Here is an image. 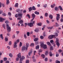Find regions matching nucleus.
Segmentation results:
<instances>
[{"label": "nucleus", "mask_w": 63, "mask_h": 63, "mask_svg": "<svg viewBox=\"0 0 63 63\" xmlns=\"http://www.w3.org/2000/svg\"><path fill=\"white\" fill-rule=\"evenodd\" d=\"M57 37L58 36V34L57 33H55V35H50L48 37L49 39L50 40V39H52L53 38H55V36Z\"/></svg>", "instance_id": "f257e3e1"}, {"label": "nucleus", "mask_w": 63, "mask_h": 63, "mask_svg": "<svg viewBox=\"0 0 63 63\" xmlns=\"http://www.w3.org/2000/svg\"><path fill=\"white\" fill-rule=\"evenodd\" d=\"M18 57L16 58V60L17 61H19V58H21V54L20 53H19L17 55Z\"/></svg>", "instance_id": "f03ea898"}, {"label": "nucleus", "mask_w": 63, "mask_h": 63, "mask_svg": "<svg viewBox=\"0 0 63 63\" xmlns=\"http://www.w3.org/2000/svg\"><path fill=\"white\" fill-rule=\"evenodd\" d=\"M6 27L7 28V30L8 32H10L11 31V27L10 26H9V25L6 24Z\"/></svg>", "instance_id": "7ed1b4c3"}, {"label": "nucleus", "mask_w": 63, "mask_h": 63, "mask_svg": "<svg viewBox=\"0 0 63 63\" xmlns=\"http://www.w3.org/2000/svg\"><path fill=\"white\" fill-rule=\"evenodd\" d=\"M41 47H43L44 48L46 49L47 48V45H44V44L43 43H42L40 45Z\"/></svg>", "instance_id": "20e7f679"}, {"label": "nucleus", "mask_w": 63, "mask_h": 63, "mask_svg": "<svg viewBox=\"0 0 63 63\" xmlns=\"http://www.w3.org/2000/svg\"><path fill=\"white\" fill-rule=\"evenodd\" d=\"M56 41H55V43H56V45L58 47H59V45H60V44H59V43L58 42L59 41V39H58V38H56Z\"/></svg>", "instance_id": "39448f33"}, {"label": "nucleus", "mask_w": 63, "mask_h": 63, "mask_svg": "<svg viewBox=\"0 0 63 63\" xmlns=\"http://www.w3.org/2000/svg\"><path fill=\"white\" fill-rule=\"evenodd\" d=\"M25 59V57L24 56H22L21 58H20L19 63H22V61L23 60V59Z\"/></svg>", "instance_id": "423d86ee"}, {"label": "nucleus", "mask_w": 63, "mask_h": 63, "mask_svg": "<svg viewBox=\"0 0 63 63\" xmlns=\"http://www.w3.org/2000/svg\"><path fill=\"white\" fill-rule=\"evenodd\" d=\"M57 16V17H56L57 20H58L60 18V14H56Z\"/></svg>", "instance_id": "0eeeda50"}, {"label": "nucleus", "mask_w": 63, "mask_h": 63, "mask_svg": "<svg viewBox=\"0 0 63 63\" xmlns=\"http://www.w3.org/2000/svg\"><path fill=\"white\" fill-rule=\"evenodd\" d=\"M28 26H29L30 27H31L32 26H33V24L32 23H28Z\"/></svg>", "instance_id": "6e6552de"}, {"label": "nucleus", "mask_w": 63, "mask_h": 63, "mask_svg": "<svg viewBox=\"0 0 63 63\" xmlns=\"http://www.w3.org/2000/svg\"><path fill=\"white\" fill-rule=\"evenodd\" d=\"M16 44H17V42H15L14 44V48H16L17 47V45H16Z\"/></svg>", "instance_id": "1a4fd4ad"}, {"label": "nucleus", "mask_w": 63, "mask_h": 63, "mask_svg": "<svg viewBox=\"0 0 63 63\" xmlns=\"http://www.w3.org/2000/svg\"><path fill=\"white\" fill-rule=\"evenodd\" d=\"M26 50H27V49H28V47H29V44L28 43H26Z\"/></svg>", "instance_id": "9d476101"}, {"label": "nucleus", "mask_w": 63, "mask_h": 63, "mask_svg": "<svg viewBox=\"0 0 63 63\" xmlns=\"http://www.w3.org/2000/svg\"><path fill=\"white\" fill-rule=\"evenodd\" d=\"M4 20H5V19L4 18H0V22H3L4 21Z\"/></svg>", "instance_id": "9b49d317"}, {"label": "nucleus", "mask_w": 63, "mask_h": 63, "mask_svg": "<svg viewBox=\"0 0 63 63\" xmlns=\"http://www.w3.org/2000/svg\"><path fill=\"white\" fill-rule=\"evenodd\" d=\"M26 49V47L25 46H24L22 47V51H23V50H25Z\"/></svg>", "instance_id": "f8f14e48"}, {"label": "nucleus", "mask_w": 63, "mask_h": 63, "mask_svg": "<svg viewBox=\"0 0 63 63\" xmlns=\"http://www.w3.org/2000/svg\"><path fill=\"white\" fill-rule=\"evenodd\" d=\"M47 45H49V46L50 47L51 46V45L50 44V43L49 42H47Z\"/></svg>", "instance_id": "ddd939ff"}, {"label": "nucleus", "mask_w": 63, "mask_h": 63, "mask_svg": "<svg viewBox=\"0 0 63 63\" xmlns=\"http://www.w3.org/2000/svg\"><path fill=\"white\" fill-rule=\"evenodd\" d=\"M32 50H31L29 53L28 55L29 56H31L32 55Z\"/></svg>", "instance_id": "4468645a"}, {"label": "nucleus", "mask_w": 63, "mask_h": 63, "mask_svg": "<svg viewBox=\"0 0 63 63\" xmlns=\"http://www.w3.org/2000/svg\"><path fill=\"white\" fill-rule=\"evenodd\" d=\"M56 6L55 4H54L53 5H51V7L52 8H53L54 7H55Z\"/></svg>", "instance_id": "2eb2a0df"}, {"label": "nucleus", "mask_w": 63, "mask_h": 63, "mask_svg": "<svg viewBox=\"0 0 63 63\" xmlns=\"http://www.w3.org/2000/svg\"><path fill=\"white\" fill-rule=\"evenodd\" d=\"M23 15V14L22 13H19L18 14V16L19 17V16H22V15Z\"/></svg>", "instance_id": "dca6fc26"}, {"label": "nucleus", "mask_w": 63, "mask_h": 63, "mask_svg": "<svg viewBox=\"0 0 63 63\" xmlns=\"http://www.w3.org/2000/svg\"><path fill=\"white\" fill-rule=\"evenodd\" d=\"M0 37L2 39V40H3V34H1L0 35Z\"/></svg>", "instance_id": "f3484780"}, {"label": "nucleus", "mask_w": 63, "mask_h": 63, "mask_svg": "<svg viewBox=\"0 0 63 63\" xmlns=\"http://www.w3.org/2000/svg\"><path fill=\"white\" fill-rule=\"evenodd\" d=\"M18 3H16L15 4V7H18Z\"/></svg>", "instance_id": "a211bd4d"}, {"label": "nucleus", "mask_w": 63, "mask_h": 63, "mask_svg": "<svg viewBox=\"0 0 63 63\" xmlns=\"http://www.w3.org/2000/svg\"><path fill=\"white\" fill-rule=\"evenodd\" d=\"M38 40H39V38H35L34 39V41L36 42V41H37Z\"/></svg>", "instance_id": "6ab92c4d"}, {"label": "nucleus", "mask_w": 63, "mask_h": 63, "mask_svg": "<svg viewBox=\"0 0 63 63\" xmlns=\"http://www.w3.org/2000/svg\"><path fill=\"white\" fill-rule=\"evenodd\" d=\"M8 4H10V1L9 0H6V4L8 5Z\"/></svg>", "instance_id": "aec40b11"}, {"label": "nucleus", "mask_w": 63, "mask_h": 63, "mask_svg": "<svg viewBox=\"0 0 63 63\" xmlns=\"http://www.w3.org/2000/svg\"><path fill=\"white\" fill-rule=\"evenodd\" d=\"M49 18L50 19H52L53 18V17H52V15H50L49 16Z\"/></svg>", "instance_id": "412c9836"}, {"label": "nucleus", "mask_w": 63, "mask_h": 63, "mask_svg": "<svg viewBox=\"0 0 63 63\" xmlns=\"http://www.w3.org/2000/svg\"><path fill=\"white\" fill-rule=\"evenodd\" d=\"M29 12H31L32 10V8L31 7H30L29 9Z\"/></svg>", "instance_id": "4be33fe9"}, {"label": "nucleus", "mask_w": 63, "mask_h": 63, "mask_svg": "<svg viewBox=\"0 0 63 63\" xmlns=\"http://www.w3.org/2000/svg\"><path fill=\"white\" fill-rule=\"evenodd\" d=\"M18 22L19 23H20V24H21V23H23V21L22 20H21L19 22Z\"/></svg>", "instance_id": "5701e85b"}, {"label": "nucleus", "mask_w": 63, "mask_h": 63, "mask_svg": "<svg viewBox=\"0 0 63 63\" xmlns=\"http://www.w3.org/2000/svg\"><path fill=\"white\" fill-rule=\"evenodd\" d=\"M59 8L60 9V10H61V11H63V9H62V7H61V6H59Z\"/></svg>", "instance_id": "b1692460"}, {"label": "nucleus", "mask_w": 63, "mask_h": 63, "mask_svg": "<svg viewBox=\"0 0 63 63\" xmlns=\"http://www.w3.org/2000/svg\"><path fill=\"white\" fill-rule=\"evenodd\" d=\"M37 25L38 26H41L42 25V23H38L37 24Z\"/></svg>", "instance_id": "393cba45"}, {"label": "nucleus", "mask_w": 63, "mask_h": 63, "mask_svg": "<svg viewBox=\"0 0 63 63\" xmlns=\"http://www.w3.org/2000/svg\"><path fill=\"white\" fill-rule=\"evenodd\" d=\"M35 15L34 14H32V16L33 17V18H35Z\"/></svg>", "instance_id": "a878e982"}, {"label": "nucleus", "mask_w": 63, "mask_h": 63, "mask_svg": "<svg viewBox=\"0 0 63 63\" xmlns=\"http://www.w3.org/2000/svg\"><path fill=\"white\" fill-rule=\"evenodd\" d=\"M41 56H42L43 58H45V55L42 54L41 55Z\"/></svg>", "instance_id": "bb28decb"}, {"label": "nucleus", "mask_w": 63, "mask_h": 63, "mask_svg": "<svg viewBox=\"0 0 63 63\" xmlns=\"http://www.w3.org/2000/svg\"><path fill=\"white\" fill-rule=\"evenodd\" d=\"M34 13L36 15H39V12L35 11V12H34Z\"/></svg>", "instance_id": "cd10ccee"}, {"label": "nucleus", "mask_w": 63, "mask_h": 63, "mask_svg": "<svg viewBox=\"0 0 63 63\" xmlns=\"http://www.w3.org/2000/svg\"><path fill=\"white\" fill-rule=\"evenodd\" d=\"M32 10H36V8H35V6H33L32 7Z\"/></svg>", "instance_id": "c85d7f7f"}, {"label": "nucleus", "mask_w": 63, "mask_h": 63, "mask_svg": "<svg viewBox=\"0 0 63 63\" xmlns=\"http://www.w3.org/2000/svg\"><path fill=\"white\" fill-rule=\"evenodd\" d=\"M55 11H57L58 10V7H56L55 8Z\"/></svg>", "instance_id": "c756f323"}, {"label": "nucleus", "mask_w": 63, "mask_h": 63, "mask_svg": "<svg viewBox=\"0 0 63 63\" xmlns=\"http://www.w3.org/2000/svg\"><path fill=\"white\" fill-rule=\"evenodd\" d=\"M45 16L46 17L47 16H48V13H46L45 14Z\"/></svg>", "instance_id": "7c9ffc66"}, {"label": "nucleus", "mask_w": 63, "mask_h": 63, "mask_svg": "<svg viewBox=\"0 0 63 63\" xmlns=\"http://www.w3.org/2000/svg\"><path fill=\"white\" fill-rule=\"evenodd\" d=\"M47 4H45L44 5V8H47Z\"/></svg>", "instance_id": "2f4dec72"}, {"label": "nucleus", "mask_w": 63, "mask_h": 63, "mask_svg": "<svg viewBox=\"0 0 63 63\" xmlns=\"http://www.w3.org/2000/svg\"><path fill=\"white\" fill-rule=\"evenodd\" d=\"M45 55H47V54H48V51H46L45 53Z\"/></svg>", "instance_id": "473e14b6"}, {"label": "nucleus", "mask_w": 63, "mask_h": 63, "mask_svg": "<svg viewBox=\"0 0 63 63\" xmlns=\"http://www.w3.org/2000/svg\"><path fill=\"white\" fill-rule=\"evenodd\" d=\"M9 55L10 57H12L13 56V55H12V54L11 53H10L9 54Z\"/></svg>", "instance_id": "72a5a7b5"}, {"label": "nucleus", "mask_w": 63, "mask_h": 63, "mask_svg": "<svg viewBox=\"0 0 63 63\" xmlns=\"http://www.w3.org/2000/svg\"><path fill=\"white\" fill-rule=\"evenodd\" d=\"M29 60H27L26 61V63H29Z\"/></svg>", "instance_id": "f704fd0d"}, {"label": "nucleus", "mask_w": 63, "mask_h": 63, "mask_svg": "<svg viewBox=\"0 0 63 63\" xmlns=\"http://www.w3.org/2000/svg\"><path fill=\"white\" fill-rule=\"evenodd\" d=\"M39 45L37 46L36 47V49H38V48H39Z\"/></svg>", "instance_id": "c9c22d12"}, {"label": "nucleus", "mask_w": 63, "mask_h": 63, "mask_svg": "<svg viewBox=\"0 0 63 63\" xmlns=\"http://www.w3.org/2000/svg\"><path fill=\"white\" fill-rule=\"evenodd\" d=\"M47 28H48V29H51L53 28V27H48Z\"/></svg>", "instance_id": "e433bc0d"}, {"label": "nucleus", "mask_w": 63, "mask_h": 63, "mask_svg": "<svg viewBox=\"0 0 63 63\" xmlns=\"http://www.w3.org/2000/svg\"><path fill=\"white\" fill-rule=\"evenodd\" d=\"M27 17H29V18H30V15H29V14H28L27 15Z\"/></svg>", "instance_id": "4c0bfd02"}, {"label": "nucleus", "mask_w": 63, "mask_h": 63, "mask_svg": "<svg viewBox=\"0 0 63 63\" xmlns=\"http://www.w3.org/2000/svg\"><path fill=\"white\" fill-rule=\"evenodd\" d=\"M34 46V43H32L31 44V45H30V46Z\"/></svg>", "instance_id": "58836bf2"}, {"label": "nucleus", "mask_w": 63, "mask_h": 63, "mask_svg": "<svg viewBox=\"0 0 63 63\" xmlns=\"http://www.w3.org/2000/svg\"><path fill=\"white\" fill-rule=\"evenodd\" d=\"M56 63H60V62L58 60H56Z\"/></svg>", "instance_id": "ea45409f"}, {"label": "nucleus", "mask_w": 63, "mask_h": 63, "mask_svg": "<svg viewBox=\"0 0 63 63\" xmlns=\"http://www.w3.org/2000/svg\"><path fill=\"white\" fill-rule=\"evenodd\" d=\"M53 47L52 46H51L50 47V50H53Z\"/></svg>", "instance_id": "a19ab883"}, {"label": "nucleus", "mask_w": 63, "mask_h": 63, "mask_svg": "<svg viewBox=\"0 0 63 63\" xmlns=\"http://www.w3.org/2000/svg\"><path fill=\"white\" fill-rule=\"evenodd\" d=\"M7 15L5 13H4L2 14V16H6Z\"/></svg>", "instance_id": "79ce46f5"}, {"label": "nucleus", "mask_w": 63, "mask_h": 63, "mask_svg": "<svg viewBox=\"0 0 63 63\" xmlns=\"http://www.w3.org/2000/svg\"><path fill=\"white\" fill-rule=\"evenodd\" d=\"M8 44H9V45L11 46V45H12V41L9 42Z\"/></svg>", "instance_id": "37998d69"}, {"label": "nucleus", "mask_w": 63, "mask_h": 63, "mask_svg": "<svg viewBox=\"0 0 63 63\" xmlns=\"http://www.w3.org/2000/svg\"><path fill=\"white\" fill-rule=\"evenodd\" d=\"M49 55L50 56H52V54L51 53V52H49Z\"/></svg>", "instance_id": "c03bdc74"}, {"label": "nucleus", "mask_w": 63, "mask_h": 63, "mask_svg": "<svg viewBox=\"0 0 63 63\" xmlns=\"http://www.w3.org/2000/svg\"><path fill=\"white\" fill-rule=\"evenodd\" d=\"M18 16L17 14H16V15H15V17H16V18L18 17Z\"/></svg>", "instance_id": "a18cd8bd"}, {"label": "nucleus", "mask_w": 63, "mask_h": 63, "mask_svg": "<svg viewBox=\"0 0 63 63\" xmlns=\"http://www.w3.org/2000/svg\"><path fill=\"white\" fill-rule=\"evenodd\" d=\"M22 46V43L21 42H20V44H19V47H21Z\"/></svg>", "instance_id": "49530a36"}, {"label": "nucleus", "mask_w": 63, "mask_h": 63, "mask_svg": "<svg viewBox=\"0 0 63 63\" xmlns=\"http://www.w3.org/2000/svg\"><path fill=\"white\" fill-rule=\"evenodd\" d=\"M27 35L28 36H29V35H30V33L29 32H28L27 33Z\"/></svg>", "instance_id": "de8ad7c7"}, {"label": "nucleus", "mask_w": 63, "mask_h": 63, "mask_svg": "<svg viewBox=\"0 0 63 63\" xmlns=\"http://www.w3.org/2000/svg\"><path fill=\"white\" fill-rule=\"evenodd\" d=\"M24 37L25 38V39H26V38H27V37L26 36V34H24Z\"/></svg>", "instance_id": "09e8293b"}, {"label": "nucleus", "mask_w": 63, "mask_h": 63, "mask_svg": "<svg viewBox=\"0 0 63 63\" xmlns=\"http://www.w3.org/2000/svg\"><path fill=\"white\" fill-rule=\"evenodd\" d=\"M3 27L4 28V29H5V24H3L2 25Z\"/></svg>", "instance_id": "8fccbe9b"}, {"label": "nucleus", "mask_w": 63, "mask_h": 63, "mask_svg": "<svg viewBox=\"0 0 63 63\" xmlns=\"http://www.w3.org/2000/svg\"><path fill=\"white\" fill-rule=\"evenodd\" d=\"M42 51H43V50L42 49H40L38 51V52H42Z\"/></svg>", "instance_id": "3c124183"}, {"label": "nucleus", "mask_w": 63, "mask_h": 63, "mask_svg": "<svg viewBox=\"0 0 63 63\" xmlns=\"http://www.w3.org/2000/svg\"><path fill=\"white\" fill-rule=\"evenodd\" d=\"M5 41H8V39L7 38L5 37Z\"/></svg>", "instance_id": "603ef678"}, {"label": "nucleus", "mask_w": 63, "mask_h": 63, "mask_svg": "<svg viewBox=\"0 0 63 63\" xmlns=\"http://www.w3.org/2000/svg\"><path fill=\"white\" fill-rule=\"evenodd\" d=\"M8 15L9 16H11V13L10 12H9L8 13Z\"/></svg>", "instance_id": "864d4df0"}, {"label": "nucleus", "mask_w": 63, "mask_h": 63, "mask_svg": "<svg viewBox=\"0 0 63 63\" xmlns=\"http://www.w3.org/2000/svg\"><path fill=\"white\" fill-rule=\"evenodd\" d=\"M40 38L41 39H44V37L43 36H40Z\"/></svg>", "instance_id": "5fc2aeb1"}, {"label": "nucleus", "mask_w": 63, "mask_h": 63, "mask_svg": "<svg viewBox=\"0 0 63 63\" xmlns=\"http://www.w3.org/2000/svg\"><path fill=\"white\" fill-rule=\"evenodd\" d=\"M17 43H18L19 42V39H18L16 40Z\"/></svg>", "instance_id": "6e6d98bb"}, {"label": "nucleus", "mask_w": 63, "mask_h": 63, "mask_svg": "<svg viewBox=\"0 0 63 63\" xmlns=\"http://www.w3.org/2000/svg\"><path fill=\"white\" fill-rule=\"evenodd\" d=\"M20 11V9H18L16 10V12H18Z\"/></svg>", "instance_id": "4d7b16f0"}, {"label": "nucleus", "mask_w": 63, "mask_h": 63, "mask_svg": "<svg viewBox=\"0 0 63 63\" xmlns=\"http://www.w3.org/2000/svg\"><path fill=\"white\" fill-rule=\"evenodd\" d=\"M7 60V58H4V61H6Z\"/></svg>", "instance_id": "13d9d810"}, {"label": "nucleus", "mask_w": 63, "mask_h": 63, "mask_svg": "<svg viewBox=\"0 0 63 63\" xmlns=\"http://www.w3.org/2000/svg\"><path fill=\"white\" fill-rule=\"evenodd\" d=\"M5 23H9V21H5Z\"/></svg>", "instance_id": "bf43d9fd"}, {"label": "nucleus", "mask_w": 63, "mask_h": 63, "mask_svg": "<svg viewBox=\"0 0 63 63\" xmlns=\"http://www.w3.org/2000/svg\"><path fill=\"white\" fill-rule=\"evenodd\" d=\"M45 60L46 61H47V58H46L45 59Z\"/></svg>", "instance_id": "052dcab7"}, {"label": "nucleus", "mask_w": 63, "mask_h": 63, "mask_svg": "<svg viewBox=\"0 0 63 63\" xmlns=\"http://www.w3.org/2000/svg\"><path fill=\"white\" fill-rule=\"evenodd\" d=\"M50 43H53V40H51L50 41Z\"/></svg>", "instance_id": "680f3d73"}, {"label": "nucleus", "mask_w": 63, "mask_h": 63, "mask_svg": "<svg viewBox=\"0 0 63 63\" xmlns=\"http://www.w3.org/2000/svg\"><path fill=\"white\" fill-rule=\"evenodd\" d=\"M2 7H5V4H4L3 3H2Z\"/></svg>", "instance_id": "e2e57ef3"}, {"label": "nucleus", "mask_w": 63, "mask_h": 63, "mask_svg": "<svg viewBox=\"0 0 63 63\" xmlns=\"http://www.w3.org/2000/svg\"><path fill=\"white\" fill-rule=\"evenodd\" d=\"M19 33V31H16V33H17V34H18Z\"/></svg>", "instance_id": "0e129e2a"}, {"label": "nucleus", "mask_w": 63, "mask_h": 63, "mask_svg": "<svg viewBox=\"0 0 63 63\" xmlns=\"http://www.w3.org/2000/svg\"><path fill=\"white\" fill-rule=\"evenodd\" d=\"M17 19L20 20H21V18L19 17L18 18H17Z\"/></svg>", "instance_id": "69168bd1"}, {"label": "nucleus", "mask_w": 63, "mask_h": 63, "mask_svg": "<svg viewBox=\"0 0 63 63\" xmlns=\"http://www.w3.org/2000/svg\"><path fill=\"white\" fill-rule=\"evenodd\" d=\"M3 62V61L2 60H0V63H2Z\"/></svg>", "instance_id": "338daca9"}, {"label": "nucleus", "mask_w": 63, "mask_h": 63, "mask_svg": "<svg viewBox=\"0 0 63 63\" xmlns=\"http://www.w3.org/2000/svg\"><path fill=\"white\" fill-rule=\"evenodd\" d=\"M6 63H9L10 62H9V61H7L5 62Z\"/></svg>", "instance_id": "774afa93"}]
</instances>
